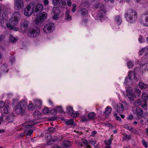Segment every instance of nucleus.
Masks as SVG:
<instances>
[{
	"label": "nucleus",
	"mask_w": 148,
	"mask_h": 148,
	"mask_svg": "<svg viewBox=\"0 0 148 148\" xmlns=\"http://www.w3.org/2000/svg\"><path fill=\"white\" fill-rule=\"evenodd\" d=\"M29 24V22L27 20H25L22 24V29L23 28L24 31H27L28 30V27Z\"/></svg>",
	"instance_id": "nucleus-17"
},
{
	"label": "nucleus",
	"mask_w": 148,
	"mask_h": 148,
	"mask_svg": "<svg viewBox=\"0 0 148 148\" xmlns=\"http://www.w3.org/2000/svg\"><path fill=\"white\" fill-rule=\"evenodd\" d=\"M97 134V132L96 131L94 130L92 131L91 132V136H95V135Z\"/></svg>",
	"instance_id": "nucleus-53"
},
{
	"label": "nucleus",
	"mask_w": 148,
	"mask_h": 148,
	"mask_svg": "<svg viewBox=\"0 0 148 148\" xmlns=\"http://www.w3.org/2000/svg\"><path fill=\"white\" fill-rule=\"evenodd\" d=\"M27 31V35L31 38L35 37L38 36L40 33L39 28L36 27H35V29L32 28Z\"/></svg>",
	"instance_id": "nucleus-6"
},
{
	"label": "nucleus",
	"mask_w": 148,
	"mask_h": 148,
	"mask_svg": "<svg viewBox=\"0 0 148 148\" xmlns=\"http://www.w3.org/2000/svg\"><path fill=\"white\" fill-rule=\"evenodd\" d=\"M55 14L53 16V18L54 19H56L58 18L59 14Z\"/></svg>",
	"instance_id": "nucleus-58"
},
{
	"label": "nucleus",
	"mask_w": 148,
	"mask_h": 148,
	"mask_svg": "<svg viewBox=\"0 0 148 148\" xmlns=\"http://www.w3.org/2000/svg\"><path fill=\"white\" fill-rule=\"evenodd\" d=\"M34 104L36 106H41L42 104V101L38 99H35L34 100Z\"/></svg>",
	"instance_id": "nucleus-25"
},
{
	"label": "nucleus",
	"mask_w": 148,
	"mask_h": 148,
	"mask_svg": "<svg viewBox=\"0 0 148 148\" xmlns=\"http://www.w3.org/2000/svg\"><path fill=\"white\" fill-rule=\"evenodd\" d=\"M124 110V107L123 104L119 103L116 106V111L119 113L123 112Z\"/></svg>",
	"instance_id": "nucleus-18"
},
{
	"label": "nucleus",
	"mask_w": 148,
	"mask_h": 148,
	"mask_svg": "<svg viewBox=\"0 0 148 148\" xmlns=\"http://www.w3.org/2000/svg\"><path fill=\"white\" fill-rule=\"evenodd\" d=\"M66 112L67 113L71 114V116L72 117H77L79 115V113L73 110V107L69 106L66 107Z\"/></svg>",
	"instance_id": "nucleus-12"
},
{
	"label": "nucleus",
	"mask_w": 148,
	"mask_h": 148,
	"mask_svg": "<svg viewBox=\"0 0 148 148\" xmlns=\"http://www.w3.org/2000/svg\"><path fill=\"white\" fill-rule=\"evenodd\" d=\"M129 74L128 75L129 78L126 77L125 79L124 82L125 84L126 85L127 84L129 79L130 80H134L135 81H137L138 80V78L136 77V74L134 72H132L130 71H129Z\"/></svg>",
	"instance_id": "nucleus-10"
},
{
	"label": "nucleus",
	"mask_w": 148,
	"mask_h": 148,
	"mask_svg": "<svg viewBox=\"0 0 148 148\" xmlns=\"http://www.w3.org/2000/svg\"><path fill=\"white\" fill-rule=\"evenodd\" d=\"M82 143L84 144V146L87 145L88 143L86 140L83 138H82L81 140Z\"/></svg>",
	"instance_id": "nucleus-45"
},
{
	"label": "nucleus",
	"mask_w": 148,
	"mask_h": 148,
	"mask_svg": "<svg viewBox=\"0 0 148 148\" xmlns=\"http://www.w3.org/2000/svg\"><path fill=\"white\" fill-rule=\"evenodd\" d=\"M19 16L20 15L18 12H16L13 14V16L9 20V23L6 24L7 27L9 29H13L14 27L17 24Z\"/></svg>",
	"instance_id": "nucleus-2"
},
{
	"label": "nucleus",
	"mask_w": 148,
	"mask_h": 148,
	"mask_svg": "<svg viewBox=\"0 0 148 148\" xmlns=\"http://www.w3.org/2000/svg\"><path fill=\"white\" fill-rule=\"evenodd\" d=\"M133 115L132 114H130L128 117L127 119L129 120H132L133 118Z\"/></svg>",
	"instance_id": "nucleus-61"
},
{
	"label": "nucleus",
	"mask_w": 148,
	"mask_h": 148,
	"mask_svg": "<svg viewBox=\"0 0 148 148\" xmlns=\"http://www.w3.org/2000/svg\"><path fill=\"white\" fill-rule=\"evenodd\" d=\"M116 119L117 120H118L119 121H121V117L118 116H116Z\"/></svg>",
	"instance_id": "nucleus-63"
},
{
	"label": "nucleus",
	"mask_w": 148,
	"mask_h": 148,
	"mask_svg": "<svg viewBox=\"0 0 148 148\" xmlns=\"http://www.w3.org/2000/svg\"><path fill=\"white\" fill-rule=\"evenodd\" d=\"M8 106L7 105L3 108V111L5 113L7 114L8 113Z\"/></svg>",
	"instance_id": "nucleus-39"
},
{
	"label": "nucleus",
	"mask_w": 148,
	"mask_h": 148,
	"mask_svg": "<svg viewBox=\"0 0 148 148\" xmlns=\"http://www.w3.org/2000/svg\"><path fill=\"white\" fill-rule=\"evenodd\" d=\"M60 0H53V3L54 5H56L58 3Z\"/></svg>",
	"instance_id": "nucleus-56"
},
{
	"label": "nucleus",
	"mask_w": 148,
	"mask_h": 148,
	"mask_svg": "<svg viewBox=\"0 0 148 148\" xmlns=\"http://www.w3.org/2000/svg\"><path fill=\"white\" fill-rule=\"evenodd\" d=\"M17 40V39L16 38L14 37L13 36H11L10 38V42L14 43L16 42Z\"/></svg>",
	"instance_id": "nucleus-41"
},
{
	"label": "nucleus",
	"mask_w": 148,
	"mask_h": 148,
	"mask_svg": "<svg viewBox=\"0 0 148 148\" xmlns=\"http://www.w3.org/2000/svg\"><path fill=\"white\" fill-rule=\"evenodd\" d=\"M146 49L145 48H144L142 49L140 51H139V54L140 55H142L143 53L146 51Z\"/></svg>",
	"instance_id": "nucleus-47"
},
{
	"label": "nucleus",
	"mask_w": 148,
	"mask_h": 148,
	"mask_svg": "<svg viewBox=\"0 0 148 148\" xmlns=\"http://www.w3.org/2000/svg\"><path fill=\"white\" fill-rule=\"evenodd\" d=\"M24 6V3L22 0H15V8L17 10L21 9Z\"/></svg>",
	"instance_id": "nucleus-14"
},
{
	"label": "nucleus",
	"mask_w": 148,
	"mask_h": 148,
	"mask_svg": "<svg viewBox=\"0 0 148 148\" xmlns=\"http://www.w3.org/2000/svg\"><path fill=\"white\" fill-rule=\"evenodd\" d=\"M131 132L133 134H137L138 131L134 128L131 127L130 130Z\"/></svg>",
	"instance_id": "nucleus-42"
},
{
	"label": "nucleus",
	"mask_w": 148,
	"mask_h": 148,
	"mask_svg": "<svg viewBox=\"0 0 148 148\" xmlns=\"http://www.w3.org/2000/svg\"><path fill=\"white\" fill-rule=\"evenodd\" d=\"M56 109L57 113L59 112L62 113L63 112L61 106H58L57 107H56Z\"/></svg>",
	"instance_id": "nucleus-34"
},
{
	"label": "nucleus",
	"mask_w": 148,
	"mask_h": 148,
	"mask_svg": "<svg viewBox=\"0 0 148 148\" xmlns=\"http://www.w3.org/2000/svg\"><path fill=\"white\" fill-rule=\"evenodd\" d=\"M127 65L129 68H132L134 66V64L131 61H129L127 63Z\"/></svg>",
	"instance_id": "nucleus-40"
},
{
	"label": "nucleus",
	"mask_w": 148,
	"mask_h": 148,
	"mask_svg": "<svg viewBox=\"0 0 148 148\" xmlns=\"http://www.w3.org/2000/svg\"><path fill=\"white\" fill-rule=\"evenodd\" d=\"M89 121V119H87L86 117L83 116L81 118L80 120V121L82 122H87Z\"/></svg>",
	"instance_id": "nucleus-43"
},
{
	"label": "nucleus",
	"mask_w": 148,
	"mask_h": 148,
	"mask_svg": "<svg viewBox=\"0 0 148 148\" xmlns=\"http://www.w3.org/2000/svg\"><path fill=\"white\" fill-rule=\"evenodd\" d=\"M34 5L33 3H31L28 5L25 8L24 14L27 16H30L34 12Z\"/></svg>",
	"instance_id": "nucleus-9"
},
{
	"label": "nucleus",
	"mask_w": 148,
	"mask_h": 148,
	"mask_svg": "<svg viewBox=\"0 0 148 148\" xmlns=\"http://www.w3.org/2000/svg\"><path fill=\"white\" fill-rule=\"evenodd\" d=\"M37 123L34 121H29L28 123H27L23 124V125L25 127L24 130L26 131L28 129L30 128L34 125L36 124Z\"/></svg>",
	"instance_id": "nucleus-13"
},
{
	"label": "nucleus",
	"mask_w": 148,
	"mask_h": 148,
	"mask_svg": "<svg viewBox=\"0 0 148 148\" xmlns=\"http://www.w3.org/2000/svg\"><path fill=\"white\" fill-rule=\"evenodd\" d=\"M143 19H145V22L142 23L145 26H148V12L146 11L143 13L142 16Z\"/></svg>",
	"instance_id": "nucleus-16"
},
{
	"label": "nucleus",
	"mask_w": 148,
	"mask_h": 148,
	"mask_svg": "<svg viewBox=\"0 0 148 148\" xmlns=\"http://www.w3.org/2000/svg\"><path fill=\"white\" fill-rule=\"evenodd\" d=\"M66 3L70 7L72 3L71 0H66Z\"/></svg>",
	"instance_id": "nucleus-54"
},
{
	"label": "nucleus",
	"mask_w": 148,
	"mask_h": 148,
	"mask_svg": "<svg viewBox=\"0 0 148 148\" xmlns=\"http://www.w3.org/2000/svg\"><path fill=\"white\" fill-rule=\"evenodd\" d=\"M25 103L24 100L18 102L16 106L15 110V112L17 114H23L25 112L24 105Z\"/></svg>",
	"instance_id": "nucleus-3"
},
{
	"label": "nucleus",
	"mask_w": 148,
	"mask_h": 148,
	"mask_svg": "<svg viewBox=\"0 0 148 148\" xmlns=\"http://www.w3.org/2000/svg\"><path fill=\"white\" fill-rule=\"evenodd\" d=\"M112 110L111 108H109L108 106H107L105 112V114L107 115L111 113Z\"/></svg>",
	"instance_id": "nucleus-31"
},
{
	"label": "nucleus",
	"mask_w": 148,
	"mask_h": 148,
	"mask_svg": "<svg viewBox=\"0 0 148 148\" xmlns=\"http://www.w3.org/2000/svg\"><path fill=\"white\" fill-rule=\"evenodd\" d=\"M97 6V8H99L97 16L102 18L105 15L106 13L105 11V7L102 4L99 3L95 5V7H96Z\"/></svg>",
	"instance_id": "nucleus-7"
},
{
	"label": "nucleus",
	"mask_w": 148,
	"mask_h": 148,
	"mask_svg": "<svg viewBox=\"0 0 148 148\" xmlns=\"http://www.w3.org/2000/svg\"><path fill=\"white\" fill-rule=\"evenodd\" d=\"M125 128H126L127 130H130L131 127H129L128 125H125Z\"/></svg>",
	"instance_id": "nucleus-64"
},
{
	"label": "nucleus",
	"mask_w": 148,
	"mask_h": 148,
	"mask_svg": "<svg viewBox=\"0 0 148 148\" xmlns=\"http://www.w3.org/2000/svg\"><path fill=\"white\" fill-rule=\"evenodd\" d=\"M43 5L40 4H38L36 7L33 14L34 16L37 15L39 12H40L42 10Z\"/></svg>",
	"instance_id": "nucleus-15"
},
{
	"label": "nucleus",
	"mask_w": 148,
	"mask_h": 148,
	"mask_svg": "<svg viewBox=\"0 0 148 148\" xmlns=\"http://www.w3.org/2000/svg\"><path fill=\"white\" fill-rule=\"evenodd\" d=\"M74 121L73 119L69 120L66 122V124L69 125H73Z\"/></svg>",
	"instance_id": "nucleus-38"
},
{
	"label": "nucleus",
	"mask_w": 148,
	"mask_h": 148,
	"mask_svg": "<svg viewBox=\"0 0 148 148\" xmlns=\"http://www.w3.org/2000/svg\"><path fill=\"white\" fill-rule=\"evenodd\" d=\"M138 40L139 42L141 43L145 41V40L144 39L143 36L142 35H140L139 36Z\"/></svg>",
	"instance_id": "nucleus-48"
},
{
	"label": "nucleus",
	"mask_w": 148,
	"mask_h": 148,
	"mask_svg": "<svg viewBox=\"0 0 148 148\" xmlns=\"http://www.w3.org/2000/svg\"><path fill=\"white\" fill-rule=\"evenodd\" d=\"M115 21L116 23L118 25H120L122 22L121 18L119 16L116 17Z\"/></svg>",
	"instance_id": "nucleus-29"
},
{
	"label": "nucleus",
	"mask_w": 148,
	"mask_h": 148,
	"mask_svg": "<svg viewBox=\"0 0 148 148\" xmlns=\"http://www.w3.org/2000/svg\"><path fill=\"white\" fill-rule=\"evenodd\" d=\"M51 112L52 114L54 115L56 114L57 113L56 110V109L55 108L51 109Z\"/></svg>",
	"instance_id": "nucleus-50"
},
{
	"label": "nucleus",
	"mask_w": 148,
	"mask_h": 148,
	"mask_svg": "<svg viewBox=\"0 0 148 148\" xmlns=\"http://www.w3.org/2000/svg\"><path fill=\"white\" fill-rule=\"evenodd\" d=\"M6 119L9 122H12L14 119L13 114H11L8 115L6 117Z\"/></svg>",
	"instance_id": "nucleus-21"
},
{
	"label": "nucleus",
	"mask_w": 148,
	"mask_h": 148,
	"mask_svg": "<svg viewBox=\"0 0 148 148\" xmlns=\"http://www.w3.org/2000/svg\"><path fill=\"white\" fill-rule=\"evenodd\" d=\"M47 14L44 12H42L38 16V18L35 20V24L39 27L44 21L47 17Z\"/></svg>",
	"instance_id": "nucleus-5"
},
{
	"label": "nucleus",
	"mask_w": 148,
	"mask_h": 148,
	"mask_svg": "<svg viewBox=\"0 0 148 148\" xmlns=\"http://www.w3.org/2000/svg\"><path fill=\"white\" fill-rule=\"evenodd\" d=\"M125 16L127 21L130 23H134L137 18L136 12L132 9L128 10L125 14Z\"/></svg>",
	"instance_id": "nucleus-1"
},
{
	"label": "nucleus",
	"mask_w": 148,
	"mask_h": 148,
	"mask_svg": "<svg viewBox=\"0 0 148 148\" xmlns=\"http://www.w3.org/2000/svg\"><path fill=\"white\" fill-rule=\"evenodd\" d=\"M5 38V36L3 35H1V36H0V42L3 40Z\"/></svg>",
	"instance_id": "nucleus-57"
},
{
	"label": "nucleus",
	"mask_w": 148,
	"mask_h": 148,
	"mask_svg": "<svg viewBox=\"0 0 148 148\" xmlns=\"http://www.w3.org/2000/svg\"><path fill=\"white\" fill-rule=\"evenodd\" d=\"M41 112L38 111H35L33 113V115L36 118L40 117L41 116Z\"/></svg>",
	"instance_id": "nucleus-30"
},
{
	"label": "nucleus",
	"mask_w": 148,
	"mask_h": 148,
	"mask_svg": "<svg viewBox=\"0 0 148 148\" xmlns=\"http://www.w3.org/2000/svg\"><path fill=\"white\" fill-rule=\"evenodd\" d=\"M33 132V130H30L27 131V136L31 135Z\"/></svg>",
	"instance_id": "nucleus-51"
},
{
	"label": "nucleus",
	"mask_w": 148,
	"mask_h": 148,
	"mask_svg": "<svg viewBox=\"0 0 148 148\" xmlns=\"http://www.w3.org/2000/svg\"><path fill=\"white\" fill-rule=\"evenodd\" d=\"M141 104V101L140 99H138L135 101L134 104L136 106H139Z\"/></svg>",
	"instance_id": "nucleus-37"
},
{
	"label": "nucleus",
	"mask_w": 148,
	"mask_h": 148,
	"mask_svg": "<svg viewBox=\"0 0 148 148\" xmlns=\"http://www.w3.org/2000/svg\"><path fill=\"white\" fill-rule=\"evenodd\" d=\"M45 138L47 140V145H50L54 144V143H57L61 139L60 137L53 139L50 133L46 134Z\"/></svg>",
	"instance_id": "nucleus-8"
},
{
	"label": "nucleus",
	"mask_w": 148,
	"mask_h": 148,
	"mask_svg": "<svg viewBox=\"0 0 148 148\" xmlns=\"http://www.w3.org/2000/svg\"><path fill=\"white\" fill-rule=\"evenodd\" d=\"M61 4L62 6H64L66 5V0H62L61 1Z\"/></svg>",
	"instance_id": "nucleus-52"
},
{
	"label": "nucleus",
	"mask_w": 148,
	"mask_h": 148,
	"mask_svg": "<svg viewBox=\"0 0 148 148\" xmlns=\"http://www.w3.org/2000/svg\"><path fill=\"white\" fill-rule=\"evenodd\" d=\"M47 14L44 12H42L38 16V18L35 20V24L39 27L44 21L47 17Z\"/></svg>",
	"instance_id": "nucleus-4"
},
{
	"label": "nucleus",
	"mask_w": 148,
	"mask_h": 148,
	"mask_svg": "<svg viewBox=\"0 0 148 148\" xmlns=\"http://www.w3.org/2000/svg\"><path fill=\"white\" fill-rule=\"evenodd\" d=\"M71 145V142H70L69 141H66L64 143L63 145L67 147H69Z\"/></svg>",
	"instance_id": "nucleus-33"
},
{
	"label": "nucleus",
	"mask_w": 148,
	"mask_h": 148,
	"mask_svg": "<svg viewBox=\"0 0 148 148\" xmlns=\"http://www.w3.org/2000/svg\"><path fill=\"white\" fill-rule=\"evenodd\" d=\"M95 113L94 112H91L89 113L87 115V117L88 118V119H89V120H93L95 117Z\"/></svg>",
	"instance_id": "nucleus-20"
},
{
	"label": "nucleus",
	"mask_w": 148,
	"mask_h": 148,
	"mask_svg": "<svg viewBox=\"0 0 148 148\" xmlns=\"http://www.w3.org/2000/svg\"><path fill=\"white\" fill-rule=\"evenodd\" d=\"M111 138L107 140H105V144L107 145H109L111 144L113 139L112 135L111 136Z\"/></svg>",
	"instance_id": "nucleus-32"
},
{
	"label": "nucleus",
	"mask_w": 148,
	"mask_h": 148,
	"mask_svg": "<svg viewBox=\"0 0 148 148\" xmlns=\"http://www.w3.org/2000/svg\"><path fill=\"white\" fill-rule=\"evenodd\" d=\"M43 3L45 5H48L49 3V1L48 0H44Z\"/></svg>",
	"instance_id": "nucleus-60"
},
{
	"label": "nucleus",
	"mask_w": 148,
	"mask_h": 148,
	"mask_svg": "<svg viewBox=\"0 0 148 148\" xmlns=\"http://www.w3.org/2000/svg\"><path fill=\"white\" fill-rule=\"evenodd\" d=\"M127 95L130 101H133L134 99L133 93L130 91H128L127 93Z\"/></svg>",
	"instance_id": "nucleus-19"
},
{
	"label": "nucleus",
	"mask_w": 148,
	"mask_h": 148,
	"mask_svg": "<svg viewBox=\"0 0 148 148\" xmlns=\"http://www.w3.org/2000/svg\"><path fill=\"white\" fill-rule=\"evenodd\" d=\"M139 86L141 89H145L147 88L148 86L147 85L144 84L143 83L139 82Z\"/></svg>",
	"instance_id": "nucleus-28"
},
{
	"label": "nucleus",
	"mask_w": 148,
	"mask_h": 148,
	"mask_svg": "<svg viewBox=\"0 0 148 148\" xmlns=\"http://www.w3.org/2000/svg\"><path fill=\"white\" fill-rule=\"evenodd\" d=\"M85 3H86V4H81L82 6V7H87L88 5V3H87L86 2H84Z\"/></svg>",
	"instance_id": "nucleus-62"
},
{
	"label": "nucleus",
	"mask_w": 148,
	"mask_h": 148,
	"mask_svg": "<svg viewBox=\"0 0 148 148\" xmlns=\"http://www.w3.org/2000/svg\"><path fill=\"white\" fill-rule=\"evenodd\" d=\"M4 106V103L3 102L0 101V108H2Z\"/></svg>",
	"instance_id": "nucleus-59"
},
{
	"label": "nucleus",
	"mask_w": 148,
	"mask_h": 148,
	"mask_svg": "<svg viewBox=\"0 0 148 148\" xmlns=\"http://www.w3.org/2000/svg\"><path fill=\"white\" fill-rule=\"evenodd\" d=\"M148 95L146 93H143L142 95V100L145 103L146 102L148 99Z\"/></svg>",
	"instance_id": "nucleus-26"
},
{
	"label": "nucleus",
	"mask_w": 148,
	"mask_h": 148,
	"mask_svg": "<svg viewBox=\"0 0 148 148\" xmlns=\"http://www.w3.org/2000/svg\"><path fill=\"white\" fill-rule=\"evenodd\" d=\"M66 19L68 21H70L71 20V17L69 15H66Z\"/></svg>",
	"instance_id": "nucleus-55"
},
{
	"label": "nucleus",
	"mask_w": 148,
	"mask_h": 148,
	"mask_svg": "<svg viewBox=\"0 0 148 148\" xmlns=\"http://www.w3.org/2000/svg\"><path fill=\"white\" fill-rule=\"evenodd\" d=\"M28 108V110H32L35 108V106L32 103L29 104Z\"/></svg>",
	"instance_id": "nucleus-36"
},
{
	"label": "nucleus",
	"mask_w": 148,
	"mask_h": 148,
	"mask_svg": "<svg viewBox=\"0 0 148 148\" xmlns=\"http://www.w3.org/2000/svg\"><path fill=\"white\" fill-rule=\"evenodd\" d=\"M56 129V128L51 127L49 128L48 130L49 132H54L55 131Z\"/></svg>",
	"instance_id": "nucleus-49"
},
{
	"label": "nucleus",
	"mask_w": 148,
	"mask_h": 148,
	"mask_svg": "<svg viewBox=\"0 0 148 148\" xmlns=\"http://www.w3.org/2000/svg\"><path fill=\"white\" fill-rule=\"evenodd\" d=\"M131 139V137L130 135H126L123 136V139H124L125 140L127 139L130 140Z\"/></svg>",
	"instance_id": "nucleus-44"
},
{
	"label": "nucleus",
	"mask_w": 148,
	"mask_h": 148,
	"mask_svg": "<svg viewBox=\"0 0 148 148\" xmlns=\"http://www.w3.org/2000/svg\"><path fill=\"white\" fill-rule=\"evenodd\" d=\"M52 12L54 14H59L60 13V11L58 8L54 7L53 9Z\"/></svg>",
	"instance_id": "nucleus-27"
},
{
	"label": "nucleus",
	"mask_w": 148,
	"mask_h": 148,
	"mask_svg": "<svg viewBox=\"0 0 148 148\" xmlns=\"http://www.w3.org/2000/svg\"><path fill=\"white\" fill-rule=\"evenodd\" d=\"M142 142L143 145L145 148H147L148 147V145L147 143L146 142L145 139H143L142 140Z\"/></svg>",
	"instance_id": "nucleus-46"
},
{
	"label": "nucleus",
	"mask_w": 148,
	"mask_h": 148,
	"mask_svg": "<svg viewBox=\"0 0 148 148\" xmlns=\"http://www.w3.org/2000/svg\"><path fill=\"white\" fill-rule=\"evenodd\" d=\"M136 111L137 115L142 116L143 115V111L142 108L137 107L136 108Z\"/></svg>",
	"instance_id": "nucleus-22"
},
{
	"label": "nucleus",
	"mask_w": 148,
	"mask_h": 148,
	"mask_svg": "<svg viewBox=\"0 0 148 148\" xmlns=\"http://www.w3.org/2000/svg\"><path fill=\"white\" fill-rule=\"evenodd\" d=\"M54 25L52 23H50L45 25L44 28V32L46 33H50L54 29Z\"/></svg>",
	"instance_id": "nucleus-11"
},
{
	"label": "nucleus",
	"mask_w": 148,
	"mask_h": 148,
	"mask_svg": "<svg viewBox=\"0 0 148 148\" xmlns=\"http://www.w3.org/2000/svg\"><path fill=\"white\" fill-rule=\"evenodd\" d=\"M43 113L45 114H47L49 113L50 111L48 108L45 107L43 110Z\"/></svg>",
	"instance_id": "nucleus-35"
},
{
	"label": "nucleus",
	"mask_w": 148,
	"mask_h": 148,
	"mask_svg": "<svg viewBox=\"0 0 148 148\" xmlns=\"http://www.w3.org/2000/svg\"><path fill=\"white\" fill-rule=\"evenodd\" d=\"M80 12L81 14L83 16H86L88 14V11L85 8H80Z\"/></svg>",
	"instance_id": "nucleus-23"
},
{
	"label": "nucleus",
	"mask_w": 148,
	"mask_h": 148,
	"mask_svg": "<svg viewBox=\"0 0 148 148\" xmlns=\"http://www.w3.org/2000/svg\"><path fill=\"white\" fill-rule=\"evenodd\" d=\"M141 92L140 90L138 89H136L134 92V96L136 98L139 97L141 94Z\"/></svg>",
	"instance_id": "nucleus-24"
}]
</instances>
